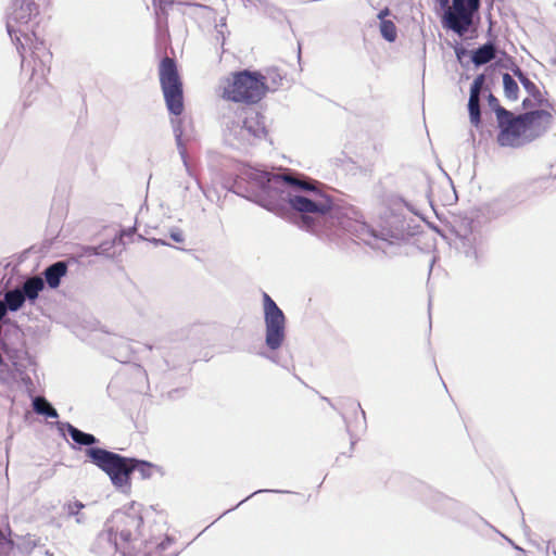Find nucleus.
<instances>
[{
	"instance_id": "nucleus-6",
	"label": "nucleus",
	"mask_w": 556,
	"mask_h": 556,
	"mask_svg": "<svg viewBox=\"0 0 556 556\" xmlns=\"http://www.w3.org/2000/svg\"><path fill=\"white\" fill-rule=\"evenodd\" d=\"M262 299L265 324L264 344L266 350H261L257 354L276 365L287 367L277 353L287 339L286 315L268 293L263 292Z\"/></svg>"
},
{
	"instance_id": "nucleus-39",
	"label": "nucleus",
	"mask_w": 556,
	"mask_h": 556,
	"mask_svg": "<svg viewBox=\"0 0 556 556\" xmlns=\"http://www.w3.org/2000/svg\"><path fill=\"white\" fill-rule=\"evenodd\" d=\"M346 431H348V433L350 435V440H351V447H350V450L352 452L353 448H354V445L356 444V442L358 440V438L352 433V431L350 430V426L348 424H346Z\"/></svg>"
},
{
	"instance_id": "nucleus-29",
	"label": "nucleus",
	"mask_w": 556,
	"mask_h": 556,
	"mask_svg": "<svg viewBox=\"0 0 556 556\" xmlns=\"http://www.w3.org/2000/svg\"><path fill=\"white\" fill-rule=\"evenodd\" d=\"M380 35L388 42H394L397 38V28L391 20H382L379 23Z\"/></svg>"
},
{
	"instance_id": "nucleus-11",
	"label": "nucleus",
	"mask_w": 556,
	"mask_h": 556,
	"mask_svg": "<svg viewBox=\"0 0 556 556\" xmlns=\"http://www.w3.org/2000/svg\"><path fill=\"white\" fill-rule=\"evenodd\" d=\"M26 300L22 293L21 288L15 287L3 294L0 299V325H5L10 321L9 313H16L24 307ZM8 343L0 339V384H8L13 377L12 369L3 356V351Z\"/></svg>"
},
{
	"instance_id": "nucleus-37",
	"label": "nucleus",
	"mask_w": 556,
	"mask_h": 556,
	"mask_svg": "<svg viewBox=\"0 0 556 556\" xmlns=\"http://www.w3.org/2000/svg\"><path fill=\"white\" fill-rule=\"evenodd\" d=\"M346 402H349L351 404V406L355 407L356 409H359V412L362 414L363 426H364V429H365L366 428V413L362 408L361 403L356 402V401H353L352 399H346Z\"/></svg>"
},
{
	"instance_id": "nucleus-21",
	"label": "nucleus",
	"mask_w": 556,
	"mask_h": 556,
	"mask_svg": "<svg viewBox=\"0 0 556 556\" xmlns=\"http://www.w3.org/2000/svg\"><path fill=\"white\" fill-rule=\"evenodd\" d=\"M106 342L114 349L112 351L113 357L121 363H127L130 361V348L127 340L118 336L108 337Z\"/></svg>"
},
{
	"instance_id": "nucleus-36",
	"label": "nucleus",
	"mask_w": 556,
	"mask_h": 556,
	"mask_svg": "<svg viewBox=\"0 0 556 556\" xmlns=\"http://www.w3.org/2000/svg\"><path fill=\"white\" fill-rule=\"evenodd\" d=\"M435 4L442 12L441 16H446V12L451 9L450 0H435Z\"/></svg>"
},
{
	"instance_id": "nucleus-32",
	"label": "nucleus",
	"mask_w": 556,
	"mask_h": 556,
	"mask_svg": "<svg viewBox=\"0 0 556 556\" xmlns=\"http://www.w3.org/2000/svg\"><path fill=\"white\" fill-rule=\"evenodd\" d=\"M264 492H271V493H290V491H286V490H270V489H261V490H256L254 491L253 493H251L250 495H248L245 498H243L242 501H240L236 506L225 510L218 518H222L223 516H225L226 514H228L229 511H232L235 510L236 508H238L240 505H242L243 503H245L247 501H249L250 498H252L253 496H255L256 494H260V493H264Z\"/></svg>"
},
{
	"instance_id": "nucleus-12",
	"label": "nucleus",
	"mask_w": 556,
	"mask_h": 556,
	"mask_svg": "<svg viewBox=\"0 0 556 556\" xmlns=\"http://www.w3.org/2000/svg\"><path fill=\"white\" fill-rule=\"evenodd\" d=\"M481 0H452L446 16H441L442 27L459 37L465 36L472 24L473 15L479 12Z\"/></svg>"
},
{
	"instance_id": "nucleus-10",
	"label": "nucleus",
	"mask_w": 556,
	"mask_h": 556,
	"mask_svg": "<svg viewBox=\"0 0 556 556\" xmlns=\"http://www.w3.org/2000/svg\"><path fill=\"white\" fill-rule=\"evenodd\" d=\"M431 506L434 510L444 514L452 519L456 520L457 522L476 527L477 522H482L483 525L490 527L495 532L500 533L506 541H508L515 548L519 549L518 546L514 544V542L508 539L506 535L502 534L496 528H494L492 525H490L483 517H481L476 511L471 510L464 504L459 503L456 500H453L451 497H447L443 495L442 493L435 492L432 495V502Z\"/></svg>"
},
{
	"instance_id": "nucleus-43",
	"label": "nucleus",
	"mask_w": 556,
	"mask_h": 556,
	"mask_svg": "<svg viewBox=\"0 0 556 556\" xmlns=\"http://www.w3.org/2000/svg\"><path fill=\"white\" fill-rule=\"evenodd\" d=\"M531 105H532V101H531L529 98H526V99H523V100H522V106H523L525 109H528V108H530Z\"/></svg>"
},
{
	"instance_id": "nucleus-46",
	"label": "nucleus",
	"mask_w": 556,
	"mask_h": 556,
	"mask_svg": "<svg viewBox=\"0 0 556 556\" xmlns=\"http://www.w3.org/2000/svg\"><path fill=\"white\" fill-rule=\"evenodd\" d=\"M220 27H224L226 26V20L225 18H222L220 20V24H219ZM216 27H218V25H216Z\"/></svg>"
},
{
	"instance_id": "nucleus-38",
	"label": "nucleus",
	"mask_w": 556,
	"mask_h": 556,
	"mask_svg": "<svg viewBox=\"0 0 556 556\" xmlns=\"http://www.w3.org/2000/svg\"><path fill=\"white\" fill-rule=\"evenodd\" d=\"M390 14H391V11L388 7L380 10L379 13L377 14L379 23L382 22V20H387V16H389Z\"/></svg>"
},
{
	"instance_id": "nucleus-34",
	"label": "nucleus",
	"mask_w": 556,
	"mask_h": 556,
	"mask_svg": "<svg viewBox=\"0 0 556 556\" xmlns=\"http://www.w3.org/2000/svg\"><path fill=\"white\" fill-rule=\"evenodd\" d=\"M169 237L173 241H175L177 243H181L185 241L184 232L178 227H173L169 229Z\"/></svg>"
},
{
	"instance_id": "nucleus-9",
	"label": "nucleus",
	"mask_w": 556,
	"mask_h": 556,
	"mask_svg": "<svg viewBox=\"0 0 556 556\" xmlns=\"http://www.w3.org/2000/svg\"><path fill=\"white\" fill-rule=\"evenodd\" d=\"M159 78L168 113L180 116L185 110L184 85L175 59L165 55L160 60Z\"/></svg>"
},
{
	"instance_id": "nucleus-48",
	"label": "nucleus",
	"mask_w": 556,
	"mask_h": 556,
	"mask_svg": "<svg viewBox=\"0 0 556 556\" xmlns=\"http://www.w3.org/2000/svg\"><path fill=\"white\" fill-rule=\"evenodd\" d=\"M180 552H176L174 554H172L170 556H178Z\"/></svg>"
},
{
	"instance_id": "nucleus-44",
	"label": "nucleus",
	"mask_w": 556,
	"mask_h": 556,
	"mask_svg": "<svg viewBox=\"0 0 556 556\" xmlns=\"http://www.w3.org/2000/svg\"><path fill=\"white\" fill-rule=\"evenodd\" d=\"M134 231H135V226L129 228V229H127L125 232H126L127 236H131Z\"/></svg>"
},
{
	"instance_id": "nucleus-20",
	"label": "nucleus",
	"mask_w": 556,
	"mask_h": 556,
	"mask_svg": "<svg viewBox=\"0 0 556 556\" xmlns=\"http://www.w3.org/2000/svg\"><path fill=\"white\" fill-rule=\"evenodd\" d=\"M117 244H124L123 236H115L111 241H103L99 245H86L84 250L85 253H88L89 256L103 255L105 257H113L115 255V251L112 249Z\"/></svg>"
},
{
	"instance_id": "nucleus-1",
	"label": "nucleus",
	"mask_w": 556,
	"mask_h": 556,
	"mask_svg": "<svg viewBox=\"0 0 556 556\" xmlns=\"http://www.w3.org/2000/svg\"><path fill=\"white\" fill-rule=\"evenodd\" d=\"M223 186L278 216L293 215L294 223L308 232L315 216H320L328 203L324 184L290 168L275 172L249 167L241 175L225 177Z\"/></svg>"
},
{
	"instance_id": "nucleus-26",
	"label": "nucleus",
	"mask_w": 556,
	"mask_h": 556,
	"mask_svg": "<svg viewBox=\"0 0 556 556\" xmlns=\"http://www.w3.org/2000/svg\"><path fill=\"white\" fill-rule=\"evenodd\" d=\"M84 508L85 504L78 500L66 502L63 505V511L65 513L66 517H74L76 522L79 525L85 523L86 521L85 515L81 514Z\"/></svg>"
},
{
	"instance_id": "nucleus-5",
	"label": "nucleus",
	"mask_w": 556,
	"mask_h": 556,
	"mask_svg": "<svg viewBox=\"0 0 556 556\" xmlns=\"http://www.w3.org/2000/svg\"><path fill=\"white\" fill-rule=\"evenodd\" d=\"M552 114L546 110H532L520 114L511 111L497 119L496 142L503 148H520L541 137L547 129Z\"/></svg>"
},
{
	"instance_id": "nucleus-3",
	"label": "nucleus",
	"mask_w": 556,
	"mask_h": 556,
	"mask_svg": "<svg viewBox=\"0 0 556 556\" xmlns=\"http://www.w3.org/2000/svg\"><path fill=\"white\" fill-rule=\"evenodd\" d=\"M326 208L320 216H315L312 233L341 235L349 233L365 241L374 249L384 251L387 247L407 241L414 236L410 218L407 220L403 210H388L381 217L378 228L359 220L352 206L343 205L324 191Z\"/></svg>"
},
{
	"instance_id": "nucleus-40",
	"label": "nucleus",
	"mask_w": 556,
	"mask_h": 556,
	"mask_svg": "<svg viewBox=\"0 0 556 556\" xmlns=\"http://www.w3.org/2000/svg\"><path fill=\"white\" fill-rule=\"evenodd\" d=\"M323 400L326 401L334 410H338L344 422L346 424L345 415L338 409V407L331 402L330 399L323 396Z\"/></svg>"
},
{
	"instance_id": "nucleus-24",
	"label": "nucleus",
	"mask_w": 556,
	"mask_h": 556,
	"mask_svg": "<svg viewBox=\"0 0 556 556\" xmlns=\"http://www.w3.org/2000/svg\"><path fill=\"white\" fill-rule=\"evenodd\" d=\"M517 78L525 88V90L535 100L539 105H543L546 101L543 99V96L539 89V87L529 78L528 73L522 71H517Z\"/></svg>"
},
{
	"instance_id": "nucleus-49",
	"label": "nucleus",
	"mask_w": 556,
	"mask_h": 556,
	"mask_svg": "<svg viewBox=\"0 0 556 556\" xmlns=\"http://www.w3.org/2000/svg\"><path fill=\"white\" fill-rule=\"evenodd\" d=\"M143 556H153L151 553H147Z\"/></svg>"
},
{
	"instance_id": "nucleus-15",
	"label": "nucleus",
	"mask_w": 556,
	"mask_h": 556,
	"mask_svg": "<svg viewBox=\"0 0 556 556\" xmlns=\"http://www.w3.org/2000/svg\"><path fill=\"white\" fill-rule=\"evenodd\" d=\"M497 75V68L494 63L485 65L484 71L478 74L472 80L469 88V99L467 103L469 121L478 130L482 129L480 110V90L483 86L493 85Z\"/></svg>"
},
{
	"instance_id": "nucleus-22",
	"label": "nucleus",
	"mask_w": 556,
	"mask_h": 556,
	"mask_svg": "<svg viewBox=\"0 0 556 556\" xmlns=\"http://www.w3.org/2000/svg\"><path fill=\"white\" fill-rule=\"evenodd\" d=\"M170 123H172V127H173V131H174V136H175L177 150H178L179 155L184 162V165L186 166L187 172L190 173V166L188 163L187 151H186L185 142L182 139V136H184L182 119L172 118Z\"/></svg>"
},
{
	"instance_id": "nucleus-35",
	"label": "nucleus",
	"mask_w": 556,
	"mask_h": 556,
	"mask_svg": "<svg viewBox=\"0 0 556 556\" xmlns=\"http://www.w3.org/2000/svg\"><path fill=\"white\" fill-rule=\"evenodd\" d=\"M174 542H175V538L169 534H166L165 538L163 539V541H161L157 544V546H156L157 552L161 553V552L165 551Z\"/></svg>"
},
{
	"instance_id": "nucleus-25",
	"label": "nucleus",
	"mask_w": 556,
	"mask_h": 556,
	"mask_svg": "<svg viewBox=\"0 0 556 556\" xmlns=\"http://www.w3.org/2000/svg\"><path fill=\"white\" fill-rule=\"evenodd\" d=\"M497 54H498V56H495V60L493 62L495 64L496 68L497 70L504 68L507 71H510L513 73L514 77H517V75H518L517 71H522V68L516 63L515 58L509 55L505 50H501V49Z\"/></svg>"
},
{
	"instance_id": "nucleus-8",
	"label": "nucleus",
	"mask_w": 556,
	"mask_h": 556,
	"mask_svg": "<svg viewBox=\"0 0 556 556\" xmlns=\"http://www.w3.org/2000/svg\"><path fill=\"white\" fill-rule=\"evenodd\" d=\"M38 13L39 7L35 0H12L10 12L7 15V31L21 55L23 67L25 65L26 48L22 38L26 41L30 40L27 34L29 30L28 23Z\"/></svg>"
},
{
	"instance_id": "nucleus-27",
	"label": "nucleus",
	"mask_w": 556,
	"mask_h": 556,
	"mask_svg": "<svg viewBox=\"0 0 556 556\" xmlns=\"http://www.w3.org/2000/svg\"><path fill=\"white\" fill-rule=\"evenodd\" d=\"M502 77L505 98L509 101H516L519 96L518 83L508 73H504Z\"/></svg>"
},
{
	"instance_id": "nucleus-18",
	"label": "nucleus",
	"mask_w": 556,
	"mask_h": 556,
	"mask_svg": "<svg viewBox=\"0 0 556 556\" xmlns=\"http://www.w3.org/2000/svg\"><path fill=\"white\" fill-rule=\"evenodd\" d=\"M33 65H30V62H27L25 59V65L24 67L30 66L31 74L30 79H35L37 77L36 83L38 84L39 79H45L47 73L50 72V64L52 61V53H46L43 58H31ZM21 67H23L21 65ZM22 71H25V68H22Z\"/></svg>"
},
{
	"instance_id": "nucleus-7",
	"label": "nucleus",
	"mask_w": 556,
	"mask_h": 556,
	"mask_svg": "<svg viewBox=\"0 0 556 556\" xmlns=\"http://www.w3.org/2000/svg\"><path fill=\"white\" fill-rule=\"evenodd\" d=\"M141 510V504L131 502L123 509L114 510L111 517L108 518L105 522V526H108L105 538L116 551H118L117 535L125 543L142 536L143 517ZM104 534H100V538Z\"/></svg>"
},
{
	"instance_id": "nucleus-2",
	"label": "nucleus",
	"mask_w": 556,
	"mask_h": 556,
	"mask_svg": "<svg viewBox=\"0 0 556 556\" xmlns=\"http://www.w3.org/2000/svg\"><path fill=\"white\" fill-rule=\"evenodd\" d=\"M226 81L223 98L249 106L242 108L235 116L224 117L223 140L229 148L245 152L268 136L265 116L251 105L258 103L269 88L266 77L250 68L232 72Z\"/></svg>"
},
{
	"instance_id": "nucleus-33",
	"label": "nucleus",
	"mask_w": 556,
	"mask_h": 556,
	"mask_svg": "<svg viewBox=\"0 0 556 556\" xmlns=\"http://www.w3.org/2000/svg\"><path fill=\"white\" fill-rule=\"evenodd\" d=\"M453 49H454L455 56H456L457 61L460 63V65L463 67H467L470 62L469 61L465 62L464 59L466 56L470 58V51H468L462 43H459L457 41L453 46Z\"/></svg>"
},
{
	"instance_id": "nucleus-28",
	"label": "nucleus",
	"mask_w": 556,
	"mask_h": 556,
	"mask_svg": "<svg viewBox=\"0 0 556 556\" xmlns=\"http://www.w3.org/2000/svg\"><path fill=\"white\" fill-rule=\"evenodd\" d=\"M484 91L488 92L486 102L490 110L495 113L496 121L501 117L508 116L510 111L501 105L500 100L491 92V86H484Z\"/></svg>"
},
{
	"instance_id": "nucleus-47",
	"label": "nucleus",
	"mask_w": 556,
	"mask_h": 556,
	"mask_svg": "<svg viewBox=\"0 0 556 556\" xmlns=\"http://www.w3.org/2000/svg\"><path fill=\"white\" fill-rule=\"evenodd\" d=\"M490 3H489V9H492L493 8V1L492 0H489Z\"/></svg>"
},
{
	"instance_id": "nucleus-50",
	"label": "nucleus",
	"mask_w": 556,
	"mask_h": 556,
	"mask_svg": "<svg viewBox=\"0 0 556 556\" xmlns=\"http://www.w3.org/2000/svg\"><path fill=\"white\" fill-rule=\"evenodd\" d=\"M554 554H555V556H556V546H554Z\"/></svg>"
},
{
	"instance_id": "nucleus-23",
	"label": "nucleus",
	"mask_w": 556,
	"mask_h": 556,
	"mask_svg": "<svg viewBox=\"0 0 556 556\" xmlns=\"http://www.w3.org/2000/svg\"><path fill=\"white\" fill-rule=\"evenodd\" d=\"M31 406L38 415H41L46 418H52V419L59 418L58 410L43 396H33L31 397Z\"/></svg>"
},
{
	"instance_id": "nucleus-42",
	"label": "nucleus",
	"mask_w": 556,
	"mask_h": 556,
	"mask_svg": "<svg viewBox=\"0 0 556 556\" xmlns=\"http://www.w3.org/2000/svg\"><path fill=\"white\" fill-rule=\"evenodd\" d=\"M219 38L222 39V48H224V45H225V35L222 30H217V36H216V40H219Z\"/></svg>"
},
{
	"instance_id": "nucleus-4",
	"label": "nucleus",
	"mask_w": 556,
	"mask_h": 556,
	"mask_svg": "<svg viewBox=\"0 0 556 556\" xmlns=\"http://www.w3.org/2000/svg\"><path fill=\"white\" fill-rule=\"evenodd\" d=\"M55 428L61 437H70L73 441L72 448L83 451L86 460L103 471L115 489L123 493L130 492L134 472H139L142 479H149L152 477L154 469H160L159 466L149 460L124 456L99 446V438L80 430L70 421H56Z\"/></svg>"
},
{
	"instance_id": "nucleus-16",
	"label": "nucleus",
	"mask_w": 556,
	"mask_h": 556,
	"mask_svg": "<svg viewBox=\"0 0 556 556\" xmlns=\"http://www.w3.org/2000/svg\"><path fill=\"white\" fill-rule=\"evenodd\" d=\"M500 48L495 41V39H489L486 42L480 45L479 47L470 50V60L475 66V68H479L484 65H489L491 61L494 62L495 56L497 55Z\"/></svg>"
},
{
	"instance_id": "nucleus-31",
	"label": "nucleus",
	"mask_w": 556,
	"mask_h": 556,
	"mask_svg": "<svg viewBox=\"0 0 556 556\" xmlns=\"http://www.w3.org/2000/svg\"><path fill=\"white\" fill-rule=\"evenodd\" d=\"M26 43L30 42V56L31 58H43L46 53H51L49 49L46 47L45 41H38L35 42L30 39L28 41L25 40Z\"/></svg>"
},
{
	"instance_id": "nucleus-13",
	"label": "nucleus",
	"mask_w": 556,
	"mask_h": 556,
	"mask_svg": "<svg viewBox=\"0 0 556 556\" xmlns=\"http://www.w3.org/2000/svg\"><path fill=\"white\" fill-rule=\"evenodd\" d=\"M525 201L523 191L519 188L509 189L492 201L480 205L475 213V218L482 223L500 218L510 213Z\"/></svg>"
},
{
	"instance_id": "nucleus-41",
	"label": "nucleus",
	"mask_w": 556,
	"mask_h": 556,
	"mask_svg": "<svg viewBox=\"0 0 556 556\" xmlns=\"http://www.w3.org/2000/svg\"><path fill=\"white\" fill-rule=\"evenodd\" d=\"M149 241L152 242L154 245H170L164 239L151 238L149 239Z\"/></svg>"
},
{
	"instance_id": "nucleus-14",
	"label": "nucleus",
	"mask_w": 556,
	"mask_h": 556,
	"mask_svg": "<svg viewBox=\"0 0 556 556\" xmlns=\"http://www.w3.org/2000/svg\"><path fill=\"white\" fill-rule=\"evenodd\" d=\"M481 225L482 220H478L473 216L466 217L456 231L458 252L463 253L473 264L479 262V248L482 242Z\"/></svg>"
},
{
	"instance_id": "nucleus-19",
	"label": "nucleus",
	"mask_w": 556,
	"mask_h": 556,
	"mask_svg": "<svg viewBox=\"0 0 556 556\" xmlns=\"http://www.w3.org/2000/svg\"><path fill=\"white\" fill-rule=\"evenodd\" d=\"M45 281L41 277L36 276L27 279L21 290L22 293L30 305H35L37 300L39 299L40 293L45 290Z\"/></svg>"
},
{
	"instance_id": "nucleus-45",
	"label": "nucleus",
	"mask_w": 556,
	"mask_h": 556,
	"mask_svg": "<svg viewBox=\"0 0 556 556\" xmlns=\"http://www.w3.org/2000/svg\"><path fill=\"white\" fill-rule=\"evenodd\" d=\"M3 541H4V533H3V531L0 529V546L2 545Z\"/></svg>"
},
{
	"instance_id": "nucleus-17",
	"label": "nucleus",
	"mask_w": 556,
	"mask_h": 556,
	"mask_svg": "<svg viewBox=\"0 0 556 556\" xmlns=\"http://www.w3.org/2000/svg\"><path fill=\"white\" fill-rule=\"evenodd\" d=\"M43 281L50 289H58L61 286L62 279L67 275L66 264L56 261L48 265L43 271Z\"/></svg>"
},
{
	"instance_id": "nucleus-30",
	"label": "nucleus",
	"mask_w": 556,
	"mask_h": 556,
	"mask_svg": "<svg viewBox=\"0 0 556 556\" xmlns=\"http://www.w3.org/2000/svg\"><path fill=\"white\" fill-rule=\"evenodd\" d=\"M86 245H79L77 250L66 256V258L61 260L60 262H63L66 264V269L68 270L70 266L72 265H81L83 258L90 257L88 253H85Z\"/></svg>"
}]
</instances>
